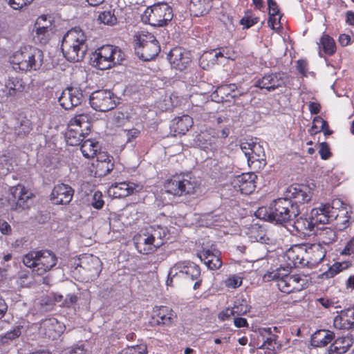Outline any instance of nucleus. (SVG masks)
<instances>
[{"label":"nucleus","instance_id":"1","mask_svg":"<svg viewBox=\"0 0 354 354\" xmlns=\"http://www.w3.org/2000/svg\"><path fill=\"white\" fill-rule=\"evenodd\" d=\"M299 214V206L285 196L274 200L268 207H259L256 212L257 217L282 225L295 219Z\"/></svg>","mask_w":354,"mask_h":354},{"label":"nucleus","instance_id":"2","mask_svg":"<svg viewBox=\"0 0 354 354\" xmlns=\"http://www.w3.org/2000/svg\"><path fill=\"white\" fill-rule=\"evenodd\" d=\"M61 49L64 57L71 62L82 61L88 50L87 37L79 27H74L64 35Z\"/></svg>","mask_w":354,"mask_h":354},{"label":"nucleus","instance_id":"3","mask_svg":"<svg viewBox=\"0 0 354 354\" xmlns=\"http://www.w3.org/2000/svg\"><path fill=\"white\" fill-rule=\"evenodd\" d=\"M9 59L15 71L27 73L40 68L43 64L44 53L35 46H24L14 52Z\"/></svg>","mask_w":354,"mask_h":354},{"label":"nucleus","instance_id":"4","mask_svg":"<svg viewBox=\"0 0 354 354\" xmlns=\"http://www.w3.org/2000/svg\"><path fill=\"white\" fill-rule=\"evenodd\" d=\"M22 262L30 269L32 277H42L57 265V257L48 250H31L24 255Z\"/></svg>","mask_w":354,"mask_h":354},{"label":"nucleus","instance_id":"5","mask_svg":"<svg viewBox=\"0 0 354 354\" xmlns=\"http://www.w3.org/2000/svg\"><path fill=\"white\" fill-rule=\"evenodd\" d=\"M135 53L142 60L154 59L160 52V45L155 35L147 31H140L136 36Z\"/></svg>","mask_w":354,"mask_h":354},{"label":"nucleus","instance_id":"6","mask_svg":"<svg viewBox=\"0 0 354 354\" xmlns=\"http://www.w3.org/2000/svg\"><path fill=\"white\" fill-rule=\"evenodd\" d=\"M173 17L172 8L162 2L148 6L142 14L141 20L152 26L163 27L171 21Z\"/></svg>","mask_w":354,"mask_h":354},{"label":"nucleus","instance_id":"7","mask_svg":"<svg viewBox=\"0 0 354 354\" xmlns=\"http://www.w3.org/2000/svg\"><path fill=\"white\" fill-rule=\"evenodd\" d=\"M197 187V183L190 176L184 174L172 176L164 184L167 193L178 197L194 194Z\"/></svg>","mask_w":354,"mask_h":354},{"label":"nucleus","instance_id":"8","mask_svg":"<svg viewBox=\"0 0 354 354\" xmlns=\"http://www.w3.org/2000/svg\"><path fill=\"white\" fill-rule=\"evenodd\" d=\"M93 63L100 70L110 68L124 59V54L121 49L113 45H104L97 48L94 54Z\"/></svg>","mask_w":354,"mask_h":354},{"label":"nucleus","instance_id":"9","mask_svg":"<svg viewBox=\"0 0 354 354\" xmlns=\"http://www.w3.org/2000/svg\"><path fill=\"white\" fill-rule=\"evenodd\" d=\"M265 279L268 280L271 278L277 281L278 288L283 292L290 294L294 292H299L305 288V280L299 274H280V270L264 275Z\"/></svg>","mask_w":354,"mask_h":354},{"label":"nucleus","instance_id":"10","mask_svg":"<svg viewBox=\"0 0 354 354\" xmlns=\"http://www.w3.org/2000/svg\"><path fill=\"white\" fill-rule=\"evenodd\" d=\"M241 149L247 158L248 166L258 171L266 165V159L264 149L259 143L243 142L240 145Z\"/></svg>","mask_w":354,"mask_h":354},{"label":"nucleus","instance_id":"11","mask_svg":"<svg viewBox=\"0 0 354 354\" xmlns=\"http://www.w3.org/2000/svg\"><path fill=\"white\" fill-rule=\"evenodd\" d=\"M116 97L110 90H97L91 93L89 102L91 107L97 111L106 112L116 106Z\"/></svg>","mask_w":354,"mask_h":354},{"label":"nucleus","instance_id":"12","mask_svg":"<svg viewBox=\"0 0 354 354\" xmlns=\"http://www.w3.org/2000/svg\"><path fill=\"white\" fill-rule=\"evenodd\" d=\"M78 266L86 281L96 279L102 270V263L100 259L93 254H84L80 259Z\"/></svg>","mask_w":354,"mask_h":354},{"label":"nucleus","instance_id":"13","mask_svg":"<svg viewBox=\"0 0 354 354\" xmlns=\"http://www.w3.org/2000/svg\"><path fill=\"white\" fill-rule=\"evenodd\" d=\"M177 315L173 309L166 306H156L153 308L150 319L151 326L170 327L174 325Z\"/></svg>","mask_w":354,"mask_h":354},{"label":"nucleus","instance_id":"14","mask_svg":"<svg viewBox=\"0 0 354 354\" xmlns=\"http://www.w3.org/2000/svg\"><path fill=\"white\" fill-rule=\"evenodd\" d=\"M201 270L198 265L189 260L178 261L170 268V274L180 278L194 281L201 277Z\"/></svg>","mask_w":354,"mask_h":354},{"label":"nucleus","instance_id":"15","mask_svg":"<svg viewBox=\"0 0 354 354\" xmlns=\"http://www.w3.org/2000/svg\"><path fill=\"white\" fill-rule=\"evenodd\" d=\"M310 188L303 184H292L287 187L284 192L285 197L293 204L299 206V204L308 203L312 198Z\"/></svg>","mask_w":354,"mask_h":354},{"label":"nucleus","instance_id":"16","mask_svg":"<svg viewBox=\"0 0 354 354\" xmlns=\"http://www.w3.org/2000/svg\"><path fill=\"white\" fill-rule=\"evenodd\" d=\"M257 176L254 172L243 173L231 178V185L235 190L243 194H250L256 188Z\"/></svg>","mask_w":354,"mask_h":354},{"label":"nucleus","instance_id":"17","mask_svg":"<svg viewBox=\"0 0 354 354\" xmlns=\"http://www.w3.org/2000/svg\"><path fill=\"white\" fill-rule=\"evenodd\" d=\"M171 67L180 71L186 69L192 62L191 52L182 47L173 48L168 54Z\"/></svg>","mask_w":354,"mask_h":354},{"label":"nucleus","instance_id":"18","mask_svg":"<svg viewBox=\"0 0 354 354\" xmlns=\"http://www.w3.org/2000/svg\"><path fill=\"white\" fill-rule=\"evenodd\" d=\"M84 98L82 91L77 87H67L58 98L59 104L66 110L80 105Z\"/></svg>","mask_w":354,"mask_h":354},{"label":"nucleus","instance_id":"19","mask_svg":"<svg viewBox=\"0 0 354 354\" xmlns=\"http://www.w3.org/2000/svg\"><path fill=\"white\" fill-rule=\"evenodd\" d=\"M134 243L138 252L142 254L155 252L158 248V243H155L147 229L141 230L134 236Z\"/></svg>","mask_w":354,"mask_h":354},{"label":"nucleus","instance_id":"20","mask_svg":"<svg viewBox=\"0 0 354 354\" xmlns=\"http://www.w3.org/2000/svg\"><path fill=\"white\" fill-rule=\"evenodd\" d=\"M33 39L35 43L40 44H47L50 38L51 26L50 21L45 15L37 18L34 26Z\"/></svg>","mask_w":354,"mask_h":354},{"label":"nucleus","instance_id":"21","mask_svg":"<svg viewBox=\"0 0 354 354\" xmlns=\"http://www.w3.org/2000/svg\"><path fill=\"white\" fill-rule=\"evenodd\" d=\"M73 189L68 185L59 183L55 185L50 195V200L55 205H67L73 199Z\"/></svg>","mask_w":354,"mask_h":354},{"label":"nucleus","instance_id":"22","mask_svg":"<svg viewBox=\"0 0 354 354\" xmlns=\"http://www.w3.org/2000/svg\"><path fill=\"white\" fill-rule=\"evenodd\" d=\"M336 218L333 207L330 204H322L310 212V219L314 225L326 224Z\"/></svg>","mask_w":354,"mask_h":354},{"label":"nucleus","instance_id":"23","mask_svg":"<svg viewBox=\"0 0 354 354\" xmlns=\"http://www.w3.org/2000/svg\"><path fill=\"white\" fill-rule=\"evenodd\" d=\"M306 266L313 268L317 266L325 257L326 250L320 244H305Z\"/></svg>","mask_w":354,"mask_h":354},{"label":"nucleus","instance_id":"24","mask_svg":"<svg viewBox=\"0 0 354 354\" xmlns=\"http://www.w3.org/2000/svg\"><path fill=\"white\" fill-rule=\"evenodd\" d=\"M141 189V187L133 182H121L112 184L109 188V194L114 198H124L129 195L138 192Z\"/></svg>","mask_w":354,"mask_h":354},{"label":"nucleus","instance_id":"25","mask_svg":"<svg viewBox=\"0 0 354 354\" xmlns=\"http://www.w3.org/2000/svg\"><path fill=\"white\" fill-rule=\"evenodd\" d=\"M305 244L294 245L290 247L285 254L287 263L290 267H304L305 263Z\"/></svg>","mask_w":354,"mask_h":354},{"label":"nucleus","instance_id":"26","mask_svg":"<svg viewBox=\"0 0 354 354\" xmlns=\"http://www.w3.org/2000/svg\"><path fill=\"white\" fill-rule=\"evenodd\" d=\"M284 85L283 79L279 73L267 74L259 79L254 86L260 89L272 91Z\"/></svg>","mask_w":354,"mask_h":354},{"label":"nucleus","instance_id":"27","mask_svg":"<svg viewBox=\"0 0 354 354\" xmlns=\"http://www.w3.org/2000/svg\"><path fill=\"white\" fill-rule=\"evenodd\" d=\"M333 326L339 330H349L354 327V308H348L337 312L333 319Z\"/></svg>","mask_w":354,"mask_h":354},{"label":"nucleus","instance_id":"28","mask_svg":"<svg viewBox=\"0 0 354 354\" xmlns=\"http://www.w3.org/2000/svg\"><path fill=\"white\" fill-rule=\"evenodd\" d=\"M40 330L45 337L51 340L57 339L63 331L61 323L53 317L44 320Z\"/></svg>","mask_w":354,"mask_h":354},{"label":"nucleus","instance_id":"29","mask_svg":"<svg viewBox=\"0 0 354 354\" xmlns=\"http://www.w3.org/2000/svg\"><path fill=\"white\" fill-rule=\"evenodd\" d=\"M10 191L11 194L10 200L16 202L17 206L22 209L28 207V201L30 198L32 194L24 185L18 184L16 186L12 187Z\"/></svg>","mask_w":354,"mask_h":354},{"label":"nucleus","instance_id":"30","mask_svg":"<svg viewBox=\"0 0 354 354\" xmlns=\"http://www.w3.org/2000/svg\"><path fill=\"white\" fill-rule=\"evenodd\" d=\"M277 327H266L261 328L259 330V337L263 342L262 344L259 346L261 348H268L274 350L277 346V335L273 333V331H277Z\"/></svg>","mask_w":354,"mask_h":354},{"label":"nucleus","instance_id":"31","mask_svg":"<svg viewBox=\"0 0 354 354\" xmlns=\"http://www.w3.org/2000/svg\"><path fill=\"white\" fill-rule=\"evenodd\" d=\"M194 121L192 117L188 115H183L180 117L174 118L171 121V129L176 134H185L193 126Z\"/></svg>","mask_w":354,"mask_h":354},{"label":"nucleus","instance_id":"32","mask_svg":"<svg viewBox=\"0 0 354 354\" xmlns=\"http://www.w3.org/2000/svg\"><path fill=\"white\" fill-rule=\"evenodd\" d=\"M353 344L352 339L348 336L339 337L327 349L328 354H344Z\"/></svg>","mask_w":354,"mask_h":354},{"label":"nucleus","instance_id":"33","mask_svg":"<svg viewBox=\"0 0 354 354\" xmlns=\"http://www.w3.org/2000/svg\"><path fill=\"white\" fill-rule=\"evenodd\" d=\"M335 337L333 332L328 330H318L311 336V345L314 347H323L330 343Z\"/></svg>","mask_w":354,"mask_h":354},{"label":"nucleus","instance_id":"34","mask_svg":"<svg viewBox=\"0 0 354 354\" xmlns=\"http://www.w3.org/2000/svg\"><path fill=\"white\" fill-rule=\"evenodd\" d=\"M91 118L88 114L80 113L72 118L68 123V128L81 129L83 132L88 133L91 128Z\"/></svg>","mask_w":354,"mask_h":354},{"label":"nucleus","instance_id":"35","mask_svg":"<svg viewBox=\"0 0 354 354\" xmlns=\"http://www.w3.org/2000/svg\"><path fill=\"white\" fill-rule=\"evenodd\" d=\"M118 11H122L121 9H109L99 12L97 21L100 24L106 26H113L116 25L121 19L123 17L119 16Z\"/></svg>","mask_w":354,"mask_h":354},{"label":"nucleus","instance_id":"36","mask_svg":"<svg viewBox=\"0 0 354 354\" xmlns=\"http://www.w3.org/2000/svg\"><path fill=\"white\" fill-rule=\"evenodd\" d=\"M212 8L211 0H192L189 10L195 17L203 16L207 14Z\"/></svg>","mask_w":354,"mask_h":354},{"label":"nucleus","instance_id":"37","mask_svg":"<svg viewBox=\"0 0 354 354\" xmlns=\"http://www.w3.org/2000/svg\"><path fill=\"white\" fill-rule=\"evenodd\" d=\"M199 258L210 270L219 269L222 266L221 257L209 250H203L199 255Z\"/></svg>","mask_w":354,"mask_h":354},{"label":"nucleus","instance_id":"38","mask_svg":"<svg viewBox=\"0 0 354 354\" xmlns=\"http://www.w3.org/2000/svg\"><path fill=\"white\" fill-rule=\"evenodd\" d=\"M80 150L86 158H93L100 150V146L97 141L87 139L82 142Z\"/></svg>","mask_w":354,"mask_h":354},{"label":"nucleus","instance_id":"39","mask_svg":"<svg viewBox=\"0 0 354 354\" xmlns=\"http://www.w3.org/2000/svg\"><path fill=\"white\" fill-rule=\"evenodd\" d=\"M84 134L86 133L83 132L81 129L68 128V126L66 131L65 133V139L66 143L71 146L79 145L83 141Z\"/></svg>","mask_w":354,"mask_h":354},{"label":"nucleus","instance_id":"40","mask_svg":"<svg viewBox=\"0 0 354 354\" xmlns=\"http://www.w3.org/2000/svg\"><path fill=\"white\" fill-rule=\"evenodd\" d=\"M319 47L322 48L324 53L328 56L333 55L337 50L336 43L334 39L330 35L324 33L320 39Z\"/></svg>","mask_w":354,"mask_h":354},{"label":"nucleus","instance_id":"41","mask_svg":"<svg viewBox=\"0 0 354 354\" xmlns=\"http://www.w3.org/2000/svg\"><path fill=\"white\" fill-rule=\"evenodd\" d=\"M8 94L11 96L17 95V92H22L25 88L23 80L17 77H9L6 82Z\"/></svg>","mask_w":354,"mask_h":354},{"label":"nucleus","instance_id":"42","mask_svg":"<svg viewBox=\"0 0 354 354\" xmlns=\"http://www.w3.org/2000/svg\"><path fill=\"white\" fill-rule=\"evenodd\" d=\"M318 243L317 244L329 245L333 243L336 239L337 235L335 230L329 227H325L319 231L317 234Z\"/></svg>","mask_w":354,"mask_h":354},{"label":"nucleus","instance_id":"43","mask_svg":"<svg viewBox=\"0 0 354 354\" xmlns=\"http://www.w3.org/2000/svg\"><path fill=\"white\" fill-rule=\"evenodd\" d=\"M21 327L18 326L8 331L5 335H0V349H6L14 339L19 337L21 333Z\"/></svg>","mask_w":354,"mask_h":354},{"label":"nucleus","instance_id":"44","mask_svg":"<svg viewBox=\"0 0 354 354\" xmlns=\"http://www.w3.org/2000/svg\"><path fill=\"white\" fill-rule=\"evenodd\" d=\"M32 130L31 121L26 117L20 119L19 122L15 127V133L17 137L24 138Z\"/></svg>","mask_w":354,"mask_h":354},{"label":"nucleus","instance_id":"45","mask_svg":"<svg viewBox=\"0 0 354 354\" xmlns=\"http://www.w3.org/2000/svg\"><path fill=\"white\" fill-rule=\"evenodd\" d=\"M147 230L151 234L153 241H155V243H158V248H160L164 243V240L167 236L166 229L160 225H157L150 226L147 228Z\"/></svg>","mask_w":354,"mask_h":354},{"label":"nucleus","instance_id":"46","mask_svg":"<svg viewBox=\"0 0 354 354\" xmlns=\"http://www.w3.org/2000/svg\"><path fill=\"white\" fill-rule=\"evenodd\" d=\"M314 223L312 220L308 221L307 218L299 217L294 222L293 227L297 232L302 234H308L314 228Z\"/></svg>","mask_w":354,"mask_h":354},{"label":"nucleus","instance_id":"47","mask_svg":"<svg viewBox=\"0 0 354 354\" xmlns=\"http://www.w3.org/2000/svg\"><path fill=\"white\" fill-rule=\"evenodd\" d=\"M93 165L95 168V176L99 177L109 174L113 169V162L111 160H96Z\"/></svg>","mask_w":354,"mask_h":354},{"label":"nucleus","instance_id":"48","mask_svg":"<svg viewBox=\"0 0 354 354\" xmlns=\"http://www.w3.org/2000/svg\"><path fill=\"white\" fill-rule=\"evenodd\" d=\"M259 21V18L254 17L251 10H248L245 12L244 16L240 21V24L243 26V28L248 29L257 24Z\"/></svg>","mask_w":354,"mask_h":354},{"label":"nucleus","instance_id":"49","mask_svg":"<svg viewBox=\"0 0 354 354\" xmlns=\"http://www.w3.org/2000/svg\"><path fill=\"white\" fill-rule=\"evenodd\" d=\"M326 127H328V122L320 116H315L313 120V125L310 130V133L311 135L317 134Z\"/></svg>","mask_w":354,"mask_h":354},{"label":"nucleus","instance_id":"50","mask_svg":"<svg viewBox=\"0 0 354 354\" xmlns=\"http://www.w3.org/2000/svg\"><path fill=\"white\" fill-rule=\"evenodd\" d=\"M213 135L212 129L201 131L196 136V142L203 148H208L212 145L210 136Z\"/></svg>","mask_w":354,"mask_h":354},{"label":"nucleus","instance_id":"51","mask_svg":"<svg viewBox=\"0 0 354 354\" xmlns=\"http://www.w3.org/2000/svg\"><path fill=\"white\" fill-rule=\"evenodd\" d=\"M223 283L227 288L236 289L242 285L243 278L236 274H232L228 276Z\"/></svg>","mask_w":354,"mask_h":354},{"label":"nucleus","instance_id":"52","mask_svg":"<svg viewBox=\"0 0 354 354\" xmlns=\"http://www.w3.org/2000/svg\"><path fill=\"white\" fill-rule=\"evenodd\" d=\"M232 309L234 316H241L250 312V307L246 301H242L240 302L239 301H236Z\"/></svg>","mask_w":354,"mask_h":354},{"label":"nucleus","instance_id":"53","mask_svg":"<svg viewBox=\"0 0 354 354\" xmlns=\"http://www.w3.org/2000/svg\"><path fill=\"white\" fill-rule=\"evenodd\" d=\"M212 137L216 138H223L225 139L228 137V136L230 133V127L227 126H225L224 127H218L217 128L212 129Z\"/></svg>","mask_w":354,"mask_h":354},{"label":"nucleus","instance_id":"54","mask_svg":"<svg viewBox=\"0 0 354 354\" xmlns=\"http://www.w3.org/2000/svg\"><path fill=\"white\" fill-rule=\"evenodd\" d=\"M319 153L322 160H328L332 156L329 145L326 142L319 143Z\"/></svg>","mask_w":354,"mask_h":354},{"label":"nucleus","instance_id":"55","mask_svg":"<svg viewBox=\"0 0 354 354\" xmlns=\"http://www.w3.org/2000/svg\"><path fill=\"white\" fill-rule=\"evenodd\" d=\"M343 270L342 263L339 262L335 263L324 273L327 278H332L339 273Z\"/></svg>","mask_w":354,"mask_h":354},{"label":"nucleus","instance_id":"56","mask_svg":"<svg viewBox=\"0 0 354 354\" xmlns=\"http://www.w3.org/2000/svg\"><path fill=\"white\" fill-rule=\"evenodd\" d=\"M104 204L102 198V194L100 191H97L93 194L91 205L96 209H100Z\"/></svg>","mask_w":354,"mask_h":354},{"label":"nucleus","instance_id":"57","mask_svg":"<svg viewBox=\"0 0 354 354\" xmlns=\"http://www.w3.org/2000/svg\"><path fill=\"white\" fill-rule=\"evenodd\" d=\"M10 6L15 10H21L30 5L33 0H8Z\"/></svg>","mask_w":354,"mask_h":354},{"label":"nucleus","instance_id":"58","mask_svg":"<svg viewBox=\"0 0 354 354\" xmlns=\"http://www.w3.org/2000/svg\"><path fill=\"white\" fill-rule=\"evenodd\" d=\"M124 131L126 133L127 142H131L140 135V131L136 128H132L131 129H124Z\"/></svg>","mask_w":354,"mask_h":354},{"label":"nucleus","instance_id":"59","mask_svg":"<svg viewBox=\"0 0 354 354\" xmlns=\"http://www.w3.org/2000/svg\"><path fill=\"white\" fill-rule=\"evenodd\" d=\"M232 316H234V315L232 308L227 307L218 314V319L221 322H225L230 320Z\"/></svg>","mask_w":354,"mask_h":354},{"label":"nucleus","instance_id":"60","mask_svg":"<svg viewBox=\"0 0 354 354\" xmlns=\"http://www.w3.org/2000/svg\"><path fill=\"white\" fill-rule=\"evenodd\" d=\"M268 13L271 16H277L280 14V10L277 3L274 0H267Z\"/></svg>","mask_w":354,"mask_h":354},{"label":"nucleus","instance_id":"61","mask_svg":"<svg viewBox=\"0 0 354 354\" xmlns=\"http://www.w3.org/2000/svg\"><path fill=\"white\" fill-rule=\"evenodd\" d=\"M236 86L235 84H227L223 85L218 87L216 90V93L221 95V100H223V95H227L230 91H234Z\"/></svg>","mask_w":354,"mask_h":354},{"label":"nucleus","instance_id":"62","mask_svg":"<svg viewBox=\"0 0 354 354\" xmlns=\"http://www.w3.org/2000/svg\"><path fill=\"white\" fill-rule=\"evenodd\" d=\"M308 62L305 59H299L297 62V69L299 72V73L304 77L307 76L308 69Z\"/></svg>","mask_w":354,"mask_h":354},{"label":"nucleus","instance_id":"63","mask_svg":"<svg viewBox=\"0 0 354 354\" xmlns=\"http://www.w3.org/2000/svg\"><path fill=\"white\" fill-rule=\"evenodd\" d=\"M354 254V240H351L347 243L344 250L341 252V254L351 255Z\"/></svg>","mask_w":354,"mask_h":354},{"label":"nucleus","instance_id":"64","mask_svg":"<svg viewBox=\"0 0 354 354\" xmlns=\"http://www.w3.org/2000/svg\"><path fill=\"white\" fill-rule=\"evenodd\" d=\"M63 354H86V351L82 346H74L65 350Z\"/></svg>","mask_w":354,"mask_h":354}]
</instances>
